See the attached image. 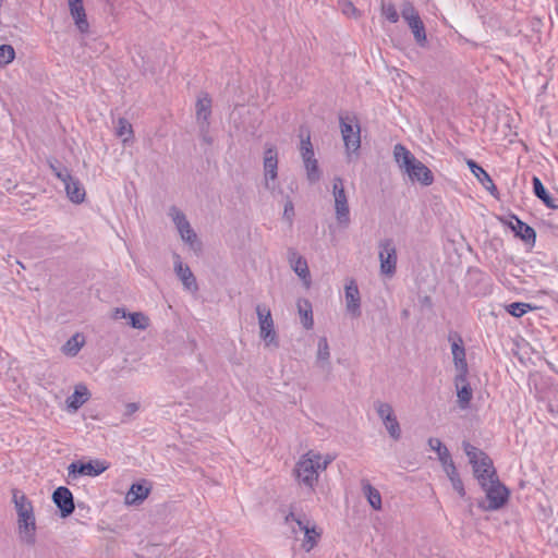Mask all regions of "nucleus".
I'll use <instances>...</instances> for the list:
<instances>
[{"label": "nucleus", "instance_id": "c9c22d12", "mask_svg": "<svg viewBox=\"0 0 558 558\" xmlns=\"http://www.w3.org/2000/svg\"><path fill=\"white\" fill-rule=\"evenodd\" d=\"M436 452L438 454L439 461L441 462L444 471L452 472V469H454L456 465L451 459V456H450L447 447L442 445Z\"/></svg>", "mask_w": 558, "mask_h": 558}, {"label": "nucleus", "instance_id": "423d86ee", "mask_svg": "<svg viewBox=\"0 0 558 558\" xmlns=\"http://www.w3.org/2000/svg\"><path fill=\"white\" fill-rule=\"evenodd\" d=\"M340 131L348 153H356L361 146V129L353 114L340 117Z\"/></svg>", "mask_w": 558, "mask_h": 558}, {"label": "nucleus", "instance_id": "09e8293b", "mask_svg": "<svg viewBox=\"0 0 558 558\" xmlns=\"http://www.w3.org/2000/svg\"><path fill=\"white\" fill-rule=\"evenodd\" d=\"M119 317H125V312L123 310L117 308L114 312V318H119Z\"/></svg>", "mask_w": 558, "mask_h": 558}, {"label": "nucleus", "instance_id": "412c9836", "mask_svg": "<svg viewBox=\"0 0 558 558\" xmlns=\"http://www.w3.org/2000/svg\"><path fill=\"white\" fill-rule=\"evenodd\" d=\"M173 220L178 227V230L182 236V239L186 242H193L196 238L193 230L190 228L189 222L186 221L184 215L179 213L177 209L172 210Z\"/></svg>", "mask_w": 558, "mask_h": 558}, {"label": "nucleus", "instance_id": "ea45409f", "mask_svg": "<svg viewBox=\"0 0 558 558\" xmlns=\"http://www.w3.org/2000/svg\"><path fill=\"white\" fill-rule=\"evenodd\" d=\"M132 327L145 329L148 327V317L142 313H133L129 315Z\"/></svg>", "mask_w": 558, "mask_h": 558}, {"label": "nucleus", "instance_id": "393cba45", "mask_svg": "<svg viewBox=\"0 0 558 558\" xmlns=\"http://www.w3.org/2000/svg\"><path fill=\"white\" fill-rule=\"evenodd\" d=\"M290 263L294 269V271L299 275L300 278H302L306 284V287L310 286V271L307 267V263L304 258L299 256L295 253H292L290 256Z\"/></svg>", "mask_w": 558, "mask_h": 558}, {"label": "nucleus", "instance_id": "79ce46f5", "mask_svg": "<svg viewBox=\"0 0 558 558\" xmlns=\"http://www.w3.org/2000/svg\"><path fill=\"white\" fill-rule=\"evenodd\" d=\"M384 424L388 429L389 434L391 435V437H393L395 439H398L400 437V426L396 416L384 421Z\"/></svg>", "mask_w": 558, "mask_h": 558}, {"label": "nucleus", "instance_id": "a878e982", "mask_svg": "<svg viewBox=\"0 0 558 558\" xmlns=\"http://www.w3.org/2000/svg\"><path fill=\"white\" fill-rule=\"evenodd\" d=\"M456 386L460 408L466 409L472 399V389L466 380L462 383L461 380H458V377L456 378Z\"/></svg>", "mask_w": 558, "mask_h": 558}, {"label": "nucleus", "instance_id": "f704fd0d", "mask_svg": "<svg viewBox=\"0 0 558 558\" xmlns=\"http://www.w3.org/2000/svg\"><path fill=\"white\" fill-rule=\"evenodd\" d=\"M436 452L438 454L439 461L441 462L444 471L452 472V469H454L456 465L451 459V456H450L447 447L442 445Z\"/></svg>", "mask_w": 558, "mask_h": 558}, {"label": "nucleus", "instance_id": "39448f33", "mask_svg": "<svg viewBox=\"0 0 558 558\" xmlns=\"http://www.w3.org/2000/svg\"><path fill=\"white\" fill-rule=\"evenodd\" d=\"M464 451L473 466V472L480 485H485L486 480L496 477V471L492 459L476 447L464 444Z\"/></svg>", "mask_w": 558, "mask_h": 558}, {"label": "nucleus", "instance_id": "a18cd8bd", "mask_svg": "<svg viewBox=\"0 0 558 558\" xmlns=\"http://www.w3.org/2000/svg\"><path fill=\"white\" fill-rule=\"evenodd\" d=\"M342 11L348 16H353V17H357L359 16L357 9L350 1H347V2L343 3Z\"/></svg>", "mask_w": 558, "mask_h": 558}, {"label": "nucleus", "instance_id": "6e6552de", "mask_svg": "<svg viewBox=\"0 0 558 558\" xmlns=\"http://www.w3.org/2000/svg\"><path fill=\"white\" fill-rule=\"evenodd\" d=\"M486 494L488 500V510H498L502 508L509 499V490L502 485L497 476L492 480H486L485 485H481Z\"/></svg>", "mask_w": 558, "mask_h": 558}, {"label": "nucleus", "instance_id": "20e7f679", "mask_svg": "<svg viewBox=\"0 0 558 558\" xmlns=\"http://www.w3.org/2000/svg\"><path fill=\"white\" fill-rule=\"evenodd\" d=\"M13 501L17 511V531L20 539L25 544L33 545L36 534L33 505L26 496L19 490L13 492Z\"/></svg>", "mask_w": 558, "mask_h": 558}, {"label": "nucleus", "instance_id": "b1692460", "mask_svg": "<svg viewBox=\"0 0 558 558\" xmlns=\"http://www.w3.org/2000/svg\"><path fill=\"white\" fill-rule=\"evenodd\" d=\"M466 163L471 172L487 190L496 191V185L494 184L490 175L486 172V170L476 165V162L473 160H468Z\"/></svg>", "mask_w": 558, "mask_h": 558}, {"label": "nucleus", "instance_id": "f257e3e1", "mask_svg": "<svg viewBox=\"0 0 558 558\" xmlns=\"http://www.w3.org/2000/svg\"><path fill=\"white\" fill-rule=\"evenodd\" d=\"M333 460L335 456L331 454L322 456L312 450L304 453L294 468L298 483L313 490L318 482L319 472L326 470Z\"/></svg>", "mask_w": 558, "mask_h": 558}, {"label": "nucleus", "instance_id": "37998d69", "mask_svg": "<svg viewBox=\"0 0 558 558\" xmlns=\"http://www.w3.org/2000/svg\"><path fill=\"white\" fill-rule=\"evenodd\" d=\"M377 412L383 421L393 417L392 408L387 403H380L377 408Z\"/></svg>", "mask_w": 558, "mask_h": 558}, {"label": "nucleus", "instance_id": "de8ad7c7", "mask_svg": "<svg viewBox=\"0 0 558 558\" xmlns=\"http://www.w3.org/2000/svg\"><path fill=\"white\" fill-rule=\"evenodd\" d=\"M126 410H128L129 414H132V413H134V412H136L138 410V407H137L136 403H129L126 405Z\"/></svg>", "mask_w": 558, "mask_h": 558}, {"label": "nucleus", "instance_id": "9b49d317", "mask_svg": "<svg viewBox=\"0 0 558 558\" xmlns=\"http://www.w3.org/2000/svg\"><path fill=\"white\" fill-rule=\"evenodd\" d=\"M333 197H335V208H336V217L340 223L349 222V206L348 199L344 192L343 182L341 179L337 178L333 181Z\"/></svg>", "mask_w": 558, "mask_h": 558}, {"label": "nucleus", "instance_id": "4be33fe9", "mask_svg": "<svg viewBox=\"0 0 558 558\" xmlns=\"http://www.w3.org/2000/svg\"><path fill=\"white\" fill-rule=\"evenodd\" d=\"M345 301L348 311L354 315L357 314L360 308V293L354 281H350L345 286Z\"/></svg>", "mask_w": 558, "mask_h": 558}, {"label": "nucleus", "instance_id": "e433bc0d", "mask_svg": "<svg viewBox=\"0 0 558 558\" xmlns=\"http://www.w3.org/2000/svg\"><path fill=\"white\" fill-rule=\"evenodd\" d=\"M381 15L390 23H397L399 21V13L395 4L381 3L380 7Z\"/></svg>", "mask_w": 558, "mask_h": 558}, {"label": "nucleus", "instance_id": "49530a36", "mask_svg": "<svg viewBox=\"0 0 558 558\" xmlns=\"http://www.w3.org/2000/svg\"><path fill=\"white\" fill-rule=\"evenodd\" d=\"M428 442L430 448L435 451H437L442 446V442L438 438H430Z\"/></svg>", "mask_w": 558, "mask_h": 558}, {"label": "nucleus", "instance_id": "bb28decb", "mask_svg": "<svg viewBox=\"0 0 558 558\" xmlns=\"http://www.w3.org/2000/svg\"><path fill=\"white\" fill-rule=\"evenodd\" d=\"M298 310H299V314L301 316L303 326L306 329H311L314 324L311 303L307 300H299Z\"/></svg>", "mask_w": 558, "mask_h": 558}, {"label": "nucleus", "instance_id": "f8f14e48", "mask_svg": "<svg viewBox=\"0 0 558 558\" xmlns=\"http://www.w3.org/2000/svg\"><path fill=\"white\" fill-rule=\"evenodd\" d=\"M379 258L381 272L388 276H392L396 271L397 253L390 241H386L381 244Z\"/></svg>", "mask_w": 558, "mask_h": 558}, {"label": "nucleus", "instance_id": "dca6fc26", "mask_svg": "<svg viewBox=\"0 0 558 558\" xmlns=\"http://www.w3.org/2000/svg\"><path fill=\"white\" fill-rule=\"evenodd\" d=\"M70 14L81 33H87L89 24L86 17L83 0H68Z\"/></svg>", "mask_w": 558, "mask_h": 558}, {"label": "nucleus", "instance_id": "6ab92c4d", "mask_svg": "<svg viewBox=\"0 0 558 558\" xmlns=\"http://www.w3.org/2000/svg\"><path fill=\"white\" fill-rule=\"evenodd\" d=\"M211 114V98L207 94H203L196 101V119L203 125L208 124Z\"/></svg>", "mask_w": 558, "mask_h": 558}, {"label": "nucleus", "instance_id": "58836bf2", "mask_svg": "<svg viewBox=\"0 0 558 558\" xmlns=\"http://www.w3.org/2000/svg\"><path fill=\"white\" fill-rule=\"evenodd\" d=\"M15 58L14 48L11 45H1L0 46V64L8 65Z\"/></svg>", "mask_w": 558, "mask_h": 558}, {"label": "nucleus", "instance_id": "7c9ffc66", "mask_svg": "<svg viewBox=\"0 0 558 558\" xmlns=\"http://www.w3.org/2000/svg\"><path fill=\"white\" fill-rule=\"evenodd\" d=\"M536 310V306L530 304V303H523V302H513L506 306V311L514 316V317H522L527 312Z\"/></svg>", "mask_w": 558, "mask_h": 558}, {"label": "nucleus", "instance_id": "4c0bfd02", "mask_svg": "<svg viewBox=\"0 0 558 558\" xmlns=\"http://www.w3.org/2000/svg\"><path fill=\"white\" fill-rule=\"evenodd\" d=\"M301 156L304 162L315 159L310 134L301 140Z\"/></svg>", "mask_w": 558, "mask_h": 558}, {"label": "nucleus", "instance_id": "cd10ccee", "mask_svg": "<svg viewBox=\"0 0 558 558\" xmlns=\"http://www.w3.org/2000/svg\"><path fill=\"white\" fill-rule=\"evenodd\" d=\"M85 343V338L82 333H75L71 337L66 343L63 345L62 351L66 355L74 356L81 350V348Z\"/></svg>", "mask_w": 558, "mask_h": 558}, {"label": "nucleus", "instance_id": "1a4fd4ad", "mask_svg": "<svg viewBox=\"0 0 558 558\" xmlns=\"http://www.w3.org/2000/svg\"><path fill=\"white\" fill-rule=\"evenodd\" d=\"M109 468L108 463L93 460L86 463L73 462L68 468L69 478L75 480L80 475L97 476Z\"/></svg>", "mask_w": 558, "mask_h": 558}, {"label": "nucleus", "instance_id": "aec40b11", "mask_svg": "<svg viewBox=\"0 0 558 558\" xmlns=\"http://www.w3.org/2000/svg\"><path fill=\"white\" fill-rule=\"evenodd\" d=\"M278 157L274 147L267 148L264 157L265 178L275 180L277 178Z\"/></svg>", "mask_w": 558, "mask_h": 558}, {"label": "nucleus", "instance_id": "8fccbe9b", "mask_svg": "<svg viewBox=\"0 0 558 558\" xmlns=\"http://www.w3.org/2000/svg\"><path fill=\"white\" fill-rule=\"evenodd\" d=\"M290 213L292 214L293 213V206L291 203L287 204L286 207H284V214L286 215H290Z\"/></svg>", "mask_w": 558, "mask_h": 558}, {"label": "nucleus", "instance_id": "0eeeda50", "mask_svg": "<svg viewBox=\"0 0 558 558\" xmlns=\"http://www.w3.org/2000/svg\"><path fill=\"white\" fill-rule=\"evenodd\" d=\"M401 16L411 29L415 41L424 46L427 41L425 25L414 5L411 2H404L401 8Z\"/></svg>", "mask_w": 558, "mask_h": 558}, {"label": "nucleus", "instance_id": "c756f323", "mask_svg": "<svg viewBox=\"0 0 558 558\" xmlns=\"http://www.w3.org/2000/svg\"><path fill=\"white\" fill-rule=\"evenodd\" d=\"M363 492H364L369 505L372 506V508L375 510H380L381 509V496H380L379 492L368 483L363 484Z\"/></svg>", "mask_w": 558, "mask_h": 558}, {"label": "nucleus", "instance_id": "a211bd4d", "mask_svg": "<svg viewBox=\"0 0 558 558\" xmlns=\"http://www.w3.org/2000/svg\"><path fill=\"white\" fill-rule=\"evenodd\" d=\"M510 228L515 233L517 236L522 239L525 242H534L536 238V233L532 227L520 220L518 217L513 216L511 221L509 222Z\"/></svg>", "mask_w": 558, "mask_h": 558}, {"label": "nucleus", "instance_id": "c85d7f7f", "mask_svg": "<svg viewBox=\"0 0 558 558\" xmlns=\"http://www.w3.org/2000/svg\"><path fill=\"white\" fill-rule=\"evenodd\" d=\"M533 189L535 195L544 202V204L549 208H555L556 205L553 202V198L547 193L545 186L543 185L542 181L537 177H533L532 180Z\"/></svg>", "mask_w": 558, "mask_h": 558}, {"label": "nucleus", "instance_id": "2f4dec72", "mask_svg": "<svg viewBox=\"0 0 558 558\" xmlns=\"http://www.w3.org/2000/svg\"><path fill=\"white\" fill-rule=\"evenodd\" d=\"M175 270H177L178 276L182 280L183 284L187 289L196 288L195 278L189 267H184L181 263H178L175 265Z\"/></svg>", "mask_w": 558, "mask_h": 558}, {"label": "nucleus", "instance_id": "4468645a", "mask_svg": "<svg viewBox=\"0 0 558 558\" xmlns=\"http://www.w3.org/2000/svg\"><path fill=\"white\" fill-rule=\"evenodd\" d=\"M451 352L453 356V362L459 371L458 380L462 383L465 381V375L468 374V363L465 360V350L463 347V341L460 337L452 339L451 343Z\"/></svg>", "mask_w": 558, "mask_h": 558}, {"label": "nucleus", "instance_id": "c03bdc74", "mask_svg": "<svg viewBox=\"0 0 558 558\" xmlns=\"http://www.w3.org/2000/svg\"><path fill=\"white\" fill-rule=\"evenodd\" d=\"M329 356V347L326 338H322L318 341V359L327 360Z\"/></svg>", "mask_w": 558, "mask_h": 558}, {"label": "nucleus", "instance_id": "5701e85b", "mask_svg": "<svg viewBox=\"0 0 558 558\" xmlns=\"http://www.w3.org/2000/svg\"><path fill=\"white\" fill-rule=\"evenodd\" d=\"M150 488L142 484H133L125 495L126 505H135L145 500L149 495Z\"/></svg>", "mask_w": 558, "mask_h": 558}, {"label": "nucleus", "instance_id": "f03ea898", "mask_svg": "<svg viewBox=\"0 0 558 558\" xmlns=\"http://www.w3.org/2000/svg\"><path fill=\"white\" fill-rule=\"evenodd\" d=\"M284 521L290 525L294 538L300 542L304 551H312L320 542L323 527L313 520L300 518L290 512L286 515Z\"/></svg>", "mask_w": 558, "mask_h": 558}, {"label": "nucleus", "instance_id": "f3484780", "mask_svg": "<svg viewBox=\"0 0 558 558\" xmlns=\"http://www.w3.org/2000/svg\"><path fill=\"white\" fill-rule=\"evenodd\" d=\"M90 397L89 390L83 384L76 385L74 392L68 398L66 407L69 410L76 411L78 410L85 402L88 401Z\"/></svg>", "mask_w": 558, "mask_h": 558}, {"label": "nucleus", "instance_id": "473e14b6", "mask_svg": "<svg viewBox=\"0 0 558 558\" xmlns=\"http://www.w3.org/2000/svg\"><path fill=\"white\" fill-rule=\"evenodd\" d=\"M117 135L119 137H122L123 138V142H126L129 141L130 138L133 137V129H132V125L131 123L124 119V118H120L118 120V124H117Z\"/></svg>", "mask_w": 558, "mask_h": 558}, {"label": "nucleus", "instance_id": "ddd939ff", "mask_svg": "<svg viewBox=\"0 0 558 558\" xmlns=\"http://www.w3.org/2000/svg\"><path fill=\"white\" fill-rule=\"evenodd\" d=\"M256 311L259 320L260 337L267 342V344H270L276 340L270 311L260 305L257 306Z\"/></svg>", "mask_w": 558, "mask_h": 558}, {"label": "nucleus", "instance_id": "7ed1b4c3", "mask_svg": "<svg viewBox=\"0 0 558 558\" xmlns=\"http://www.w3.org/2000/svg\"><path fill=\"white\" fill-rule=\"evenodd\" d=\"M393 156L399 167L409 175L413 182L429 186L434 182L433 172L403 145L397 144L393 148Z\"/></svg>", "mask_w": 558, "mask_h": 558}, {"label": "nucleus", "instance_id": "a19ab883", "mask_svg": "<svg viewBox=\"0 0 558 558\" xmlns=\"http://www.w3.org/2000/svg\"><path fill=\"white\" fill-rule=\"evenodd\" d=\"M304 165H305V169L307 171L308 180L316 181L319 177L317 160L316 159L308 160V161H305Z\"/></svg>", "mask_w": 558, "mask_h": 558}, {"label": "nucleus", "instance_id": "9d476101", "mask_svg": "<svg viewBox=\"0 0 558 558\" xmlns=\"http://www.w3.org/2000/svg\"><path fill=\"white\" fill-rule=\"evenodd\" d=\"M52 169L54 171L56 177L64 183L66 195L70 198V201L75 204L83 203L86 196V192L84 186L80 183V181L72 178L66 172L64 173L60 170H57L54 167H52Z\"/></svg>", "mask_w": 558, "mask_h": 558}, {"label": "nucleus", "instance_id": "72a5a7b5", "mask_svg": "<svg viewBox=\"0 0 558 558\" xmlns=\"http://www.w3.org/2000/svg\"><path fill=\"white\" fill-rule=\"evenodd\" d=\"M447 476L449 477L453 489L459 494L460 497H465V488L462 480L460 478L457 469H452L451 471H446Z\"/></svg>", "mask_w": 558, "mask_h": 558}, {"label": "nucleus", "instance_id": "2eb2a0df", "mask_svg": "<svg viewBox=\"0 0 558 558\" xmlns=\"http://www.w3.org/2000/svg\"><path fill=\"white\" fill-rule=\"evenodd\" d=\"M54 504L61 511L62 517H68L74 511V501L71 490L66 487H58L52 495Z\"/></svg>", "mask_w": 558, "mask_h": 558}]
</instances>
